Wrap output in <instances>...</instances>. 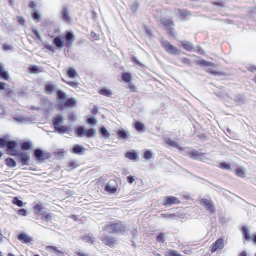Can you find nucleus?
Listing matches in <instances>:
<instances>
[{
	"label": "nucleus",
	"instance_id": "1",
	"mask_svg": "<svg viewBox=\"0 0 256 256\" xmlns=\"http://www.w3.org/2000/svg\"><path fill=\"white\" fill-rule=\"evenodd\" d=\"M104 230L110 234H122L126 231V227L122 222L118 220L104 227L102 230Z\"/></svg>",
	"mask_w": 256,
	"mask_h": 256
},
{
	"label": "nucleus",
	"instance_id": "2",
	"mask_svg": "<svg viewBox=\"0 0 256 256\" xmlns=\"http://www.w3.org/2000/svg\"><path fill=\"white\" fill-rule=\"evenodd\" d=\"M64 118L60 116H58L53 118V123L56 131L60 134H64L68 132V128L63 126Z\"/></svg>",
	"mask_w": 256,
	"mask_h": 256
},
{
	"label": "nucleus",
	"instance_id": "3",
	"mask_svg": "<svg viewBox=\"0 0 256 256\" xmlns=\"http://www.w3.org/2000/svg\"><path fill=\"white\" fill-rule=\"evenodd\" d=\"M161 44L164 50L171 55H178L180 54V50L171 44L168 41L162 40Z\"/></svg>",
	"mask_w": 256,
	"mask_h": 256
},
{
	"label": "nucleus",
	"instance_id": "4",
	"mask_svg": "<svg viewBox=\"0 0 256 256\" xmlns=\"http://www.w3.org/2000/svg\"><path fill=\"white\" fill-rule=\"evenodd\" d=\"M200 153L196 150L192 148L189 147L184 148L182 154L184 156H188L190 158L198 160L200 157Z\"/></svg>",
	"mask_w": 256,
	"mask_h": 256
},
{
	"label": "nucleus",
	"instance_id": "5",
	"mask_svg": "<svg viewBox=\"0 0 256 256\" xmlns=\"http://www.w3.org/2000/svg\"><path fill=\"white\" fill-rule=\"evenodd\" d=\"M200 204L210 214H216V208L214 202L211 200L202 198L201 200Z\"/></svg>",
	"mask_w": 256,
	"mask_h": 256
},
{
	"label": "nucleus",
	"instance_id": "6",
	"mask_svg": "<svg viewBox=\"0 0 256 256\" xmlns=\"http://www.w3.org/2000/svg\"><path fill=\"white\" fill-rule=\"evenodd\" d=\"M118 184L114 180H109L105 188V190L110 194H115L118 190Z\"/></svg>",
	"mask_w": 256,
	"mask_h": 256
},
{
	"label": "nucleus",
	"instance_id": "7",
	"mask_svg": "<svg viewBox=\"0 0 256 256\" xmlns=\"http://www.w3.org/2000/svg\"><path fill=\"white\" fill-rule=\"evenodd\" d=\"M224 247V240L222 238L218 239L212 245L211 252L214 253L217 250H222Z\"/></svg>",
	"mask_w": 256,
	"mask_h": 256
},
{
	"label": "nucleus",
	"instance_id": "8",
	"mask_svg": "<svg viewBox=\"0 0 256 256\" xmlns=\"http://www.w3.org/2000/svg\"><path fill=\"white\" fill-rule=\"evenodd\" d=\"M63 38L66 42V45L67 47H70L72 43L74 41V36L72 32H66Z\"/></svg>",
	"mask_w": 256,
	"mask_h": 256
},
{
	"label": "nucleus",
	"instance_id": "9",
	"mask_svg": "<svg viewBox=\"0 0 256 256\" xmlns=\"http://www.w3.org/2000/svg\"><path fill=\"white\" fill-rule=\"evenodd\" d=\"M100 240L106 245L110 247H113L117 241L116 238L110 236H102Z\"/></svg>",
	"mask_w": 256,
	"mask_h": 256
},
{
	"label": "nucleus",
	"instance_id": "10",
	"mask_svg": "<svg viewBox=\"0 0 256 256\" xmlns=\"http://www.w3.org/2000/svg\"><path fill=\"white\" fill-rule=\"evenodd\" d=\"M10 78L8 72L6 70L4 64L0 62V79L8 80Z\"/></svg>",
	"mask_w": 256,
	"mask_h": 256
},
{
	"label": "nucleus",
	"instance_id": "11",
	"mask_svg": "<svg viewBox=\"0 0 256 256\" xmlns=\"http://www.w3.org/2000/svg\"><path fill=\"white\" fill-rule=\"evenodd\" d=\"M18 157L20 158V162L22 164L26 166L30 164V156L27 152H21L19 154Z\"/></svg>",
	"mask_w": 256,
	"mask_h": 256
},
{
	"label": "nucleus",
	"instance_id": "12",
	"mask_svg": "<svg viewBox=\"0 0 256 256\" xmlns=\"http://www.w3.org/2000/svg\"><path fill=\"white\" fill-rule=\"evenodd\" d=\"M53 44L56 46L57 48H62L64 46V41L63 38L60 36H56L53 41Z\"/></svg>",
	"mask_w": 256,
	"mask_h": 256
},
{
	"label": "nucleus",
	"instance_id": "13",
	"mask_svg": "<svg viewBox=\"0 0 256 256\" xmlns=\"http://www.w3.org/2000/svg\"><path fill=\"white\" fill-rule=\"evenodd\" d=\"M161 23L167 30H174V23L171 20L162 19L161 20Z\"/></svg>",
	"mask_w": 256,
	"mask_h": 256
},
{
	"label": "nucleus",
	"instance_id": "14",
	"mask_svg": "<svg viewBox=\"0 0 256 256\" xmlns=\"http://www.w3.org/2000/svg\"><path fill=\"white\" fill-rule=\"evenodd\" d=\"M166 144L171 147L179 150L180 153L182 154L184 148L180 146L177 142L173 141L170 138H168L166 140Z\"/></svg>",
	"mask_w": 256,
	"mask_h": 256
},
{
	"label": "nucleus",
	"instance_id": "15",
	"mask_svg": "<svg viewBox=\"0 0 256 256\" xmlns=\"http://www.w3.org/2000/svg\"><path fill=\"white\" fill-rule=\"evenodd\" d=\"M18 240L24 244H28L32 241V238L26 234H20L18 236Z\"/></svg>",
	"mask_w": 256,
	"mask_h": 256
},
{
	"label": "nucleus",
	"instance_id": "16",
	"mask_svg": "<svg viewBox=\"0 0 256 256\" xmlns=\"http://www.w3.org/2000/svg\"><path fill=\"white\" fill-rule=\"evenodd\" d=\"M86 149L83 146L80 144H76L72 148V152L78 155H81L83 152L86 151Z\"/></svg>",
	"mask_w": 256,
	"mask_h": 256
},
{
	"label": "nucleus",
	"instance_id": "17",
	"mask_svg": "<svg viewBox=\"0 0 256 256\" xmlns=\"http://www.w3.org/2000/svg\"><path fill=\"white\" fill-rule=\"evenodd\" d=\"M34 156L37 160H44L46 159L45 154L44 152L40 149H36L34 150Z\"/></svg>",
	"mask_w": 256,
	"mask_h": 256
},
{
	"label": "nucleus",
	"instance_id": "18",
	"mask_svg": "<svg viewBox=\"0 0 256 256\" xmlns=\"http://www.w3.org/2000/svg\"><path fill=\"white\" fill-rule=\"evenodd\" d=\"M58 89L57 86L55 85H46L45 87V91L48 94H52L56 92Z\"/></svg>",
	"mask_w": 256,
	"mask_h": 256
},
{
	"label": "nucleus",
	"instance_id": "19",
	"mask_svg": "<svg viewBox=\"0 0 256 256\" xmlns=\"http://www.w3.org/2000/svg\"><path fill=\"white\" fill-rule=\"evenodd\" d=\"M178 201V198L176 197L170 196L166 198L164 205L171 206L172 204H176Z\"/></svg>",
	"mask_w": 256,
	"mask_h": 256
},
{
	"label": "nucleus",
	"instance_id": "20",
	"mask_svg": "<svg viewBox=\"0 0 256 256\" xmlns=\"http://www.w3.org/2000/svg\"><path fill=\"white\" fill-rule=\"evenodd\" d=\"M242 234L246 240H252V237L250 234L248 230L247 227L244 226L242 228Z\"/></svg>",
	"mask_w": 256,
	"mask_h": 256
},
{
	"label": "nucleus",
	"instance_id": "21",
	"mask_svg": "<svg viewBox=\"0 0 256 256\" xmlns=\"http://www.w3.org/2000/svg\"><path fill=\"white\" fill-rule=\"evenodd\" d=\"M86 130H85L82 126H80L76 130V133L78 137L82 138L86 135Z\"/></svg>",
	"mask_w": 256,
	"mask_h": 256
},
{
	"label": "nucleus",
	"instance_id": "22",
	"mask_svg": "<svg viewBox=\"0 0 256 256\" xmlns=\"http://www.w3.org/2000/svg\"><path fill=\"white\" fill-rule=\"evenodd\" d=\"M56 92L59 100L63 102L66 99L67 95L65 92L58 89Z\"/></svg>",
	"mask_w": 256,
	"mask_h": 256
},
{
	"label": "nucleus",
	"instance_id": "23",
	"mask_svg": "<svg viewBox=\"0 0 256 256\" xmlns=\"http://www.w3.org/2000/svg\"><path fill=\"white\" fill-rule=\"evenodd\" d=\"M234 173L237 176L244 178L246 176V171L242 168H238L234 170Z\"/></svg>",
	"mask_w": 256,
	"mask_h": 256
},
{
	"label": "nucleus",
	"instance_id": "24",
	"mask_svg": "<svg viewBox=\"0 0 256 256\" xmlns=\"http://www.w3.org/2000/svg\"><path fill=\"white\" fill-rule=\"evenodd\" d=\"M62 14V20L66 22H69L70 20V17L68 14V10L66 8H63Z\"/></svg>",
	"mask_w": 256,
	"mask_h": 256
},
{
	"label": "nucleus",
	"instance_id": "25",
	"mask_svg": "<svg viewBox=\"0 0 256 256\" xmlns=\"http://www.w3.org/2000/svg\"><path fill=\"white\" fill-rule=\"evenodd\" d=\"M100 94L106 97L111 98L112 96V92L110 90L104 88L100 91Z\"/></svg>",
	"mask_w": 256,
	"mask_h": 256
},
{
	"label": "nucleus",
	"instance_id": "26",
	"mask_svg": "<svg viewBox=\"0 0 256 256\" xmlns=\"http://www.w3.org/2000/svg\"><path fill=\"white\" fill-rule=\"evenodd\" d=\"M64 106L65 107H68V106L76 107V100L74 98H69L64 104Z\"/></svg>",
	"mask_w": 256,
	"mask_h": 256
},
{
	"label": "nucleus",
	"instance_id": "27",
	"mask_svg": "<svg viewBox=\"0 0 256 256\" xmlns=\"http://www.w3.org/2000/svg\"><path fill=\"white\" fill-rule=\"evenodd\" d=\"M126 156L127 158L132 160H135L138 158V155L134 151L128 152Z\"/></svg>",
	"mask_w": 256,
	"mask_h": 256
},
{
	"label": "nucleus",
	"instance_id": "28",
	"mask_svg": "<svg viewBox=\"0 0 256 256\" xmlns=\"http://www.w3.org/2000/svg\"><path fill=\"white\" fill-rule=\"evenodd\" d=\"M209 154L207 153H200V157L198 160L204 162H207L210 159L208 157Z\"/></svg>",
	"mask_w": 256,
	"mask_h": 256
},
{
	"label": "nucleus",
	"instance_id": "29",
	"mask_svg": "<svg viewBox=\"0 0 256 256\" xmlns=\"http://www.w3.org/2000/svg\"><path fill=\"white\" fill-rule=\"evenodd\" d=\"M135 128L138 132H144L146 130V128L144 124L140 122H137L136 123Z\"/></svg>",
	"mask_w": 256,
	"mask_h": 256
},
{
	"label": "nucleus",
	"instance_id": "30",
	"mask_svg": "<svg viewBox=\"0 0 256 256\" xmlns=\"http://www.w3.org/2000/svg\"><path fill=\"white\" fill-rule=\"evenodd\" d=\"M117 134L119 140L125 139L127 138L128 132H126L124 130L122 129L121 130L118 131Z\"/></svg>",
	"mask_w": 256,
	"mask_h": 256
},
{
	"label": "nucleus",
	"instance_id": "31",
	"mask_svg": "<svg viewBox=\"0 0 256 256\" xmlns=\"http://www.w3.org/2000/svg\"><path fill=\"white\" fill-rule=\"evenodd\" d=\"M100 133L102 134V137L105 139L109 138L110 137V134L104 126L100 128Z\"/></svg>",
	"mask_w": 256,
	"mask_h": 256
},
{
	"label": "nucleus",
	"instance_id": "32",
	"mask_svg": "<svg viewBox=\"0 0 256 256\" xmlns=\"http://www.w3.org/2000/svg\"><path fill=\"white\" fill-rule=\"evenodd\" d=\"M82 240L88 243L94 244L96 242V238L90 236H86L82 238Z\"/></svg>",
	"mask_w": 256,
	"mask_h": 256
},
{
	"label": "nucleus",
	"instance_id": "33",
	"mask_svg": "<svg viewBox=\"0 0 256 256\" xmlns=\"http://www.w3.org/2000/svg\"><path fill=\"white\" fill-rule=\"evenodd\" d=\"M6 164L10 168H15L16 166V162L12 158H8L6 160Z\"/></svg>",
	"mask_w": 256,
	"mask_h": 256
},
{
	"label": "nucleus",
	"instance_id": "34",
	"mask_svg": "<svg viewBox=\"0 0 256 256\" xmlns=\"http://www.w3.org/2000/svg\"><path fill=\"white\" fill-rule=\"evenodd\" d=\"M7 151L16 149L17 146V144L15 141L8 142L7 144Z\"/></svg>",
	"mask_w": 256,
	"mask_h": 256
},
{
	"label": "nucleus",
	"instance_id": "35",
	"mask_svg": "<svg viewBox=\"0 0 256 256\" xmlns=\"http://www.w3.org/2000/svg\"><path fill=\"white\" fill-rule=\"evenodd\" d=\"M6 96L10 98H15L16 96V93L14 90L11 88L10 86L8 88V90H6Z\"/></svg>",
	"mask_w": 256,
	"mask_h": 256
},
{
	"label": "nucleus",
	"instance_id": "36",
	"mask_svg": "<svg viewBox=\"0 0 256 256\" xmlns=\"http://www.w3.org/2000/svg\"><path fill=\"white\" fill-rule=\"evenodd\" d=\"M68 76L70 78H74L78 76V73L74 68H70L68 71Z\"/></svg>",
	"mask_w": 256,
	"mask_h": 256
},
{
	"label": "nucleus",
	"instance_id": "37",
	"mask_svg": "<svg viewBox=\"0 0 256 256\" xmlns=\"http://www.w3.org/2000/svg\"><path fill=\"white\" fill-rule=\"evenodd\" d=\"M182 46L188 51H190L194 50L193 45L191 43L187 42H184Z\"/></svg>",
	"mask_w": 256,
	"mask_h": 256
},
{
	"label": "nucleus",
	"instance_id": "38",
	"mask_svg": "<svg viewBox=\"0 0 256 256\" xmlns=\"http://www.w3.org/2000/svg\"><path fill=\"white\" fill-rule=\"evenodd\" d=\"M96 131L95 129H90L86 130V136L88 138H90L92 136H94L96 134Z\"/></svg>",
	"mask_w": 256,
	"mask_h": 256
},
{
	"label": "nucleus",
	"instance_id": "39",
	"mask_svg": "<svg viewBox=\"0 0 256 256\" xmlns=\"http://www.w3.org/2000/svg\"><path fill=\"white\" fill-rule=\"evenodd\" d=\"M34 210L40 214H43L44 213H45L44 208L38 204H37L35 206Z\"/></svg>",
	"mask_w": 256,
	"mask_h": 256
},
{
	"label": "nucleus",
	"instance_id": "40",
	"mask_svg": "<svg viewBox=\"0 0 256 256\" xmlns=\"http://www.w3.org/2000/svg\"><path fill=\"white\" fill-rule=\"evenodd\" d=\"M32 18L36 21L37 22H39L41 20V15L38 11H35L32 14Z\"/></svg>",
	"mask_w": 256,
	"mask_h": 256
},
{
	"label": "nucleus",
	"instance_id": "41",
	"mask_svg": "<svg viewBox=\"0 0 256 256\" xmlns=\"http://www.w3.org/2000/svg\"><path fill=\"white\" fill-rule=\"evenodd\" d=\"M87 122L88 124L92 126H96L98 124V121L96 119L92 116H91L90 118H88Z\"/></svg>",
	"mask_w": 256,
	"mask_h": 256
},
{
	"label": "nucleus",
	"instance_id": "42",
	"mask_svg": "<svg viewBox=\"0 0 256 256\" xmlns=\"http://www.w3.org/2000/svg\"><path fill=\"white\" fill-rule=\"evenodd\" d=\"M10 86L6 83L3 82H0V92H6V90H8Z\"/></svg>",
	"mask_w": 256,
	"mask_h": 256
},
{
	"label": "nucleus",
	"instance_id": "43",
	"mask_svg": "<svg viewBox=\"0 0 256 256\" xmlns=\"http://www.w3.org/2000/svg\"><path fill=\"white\" fill-rule=\"evenodd\" d=\"M132 60L134 63L136 64L139 67L141 68H144V65L140 62L136 57L133 56Z\"/></svg>",
	"mask_w": 256,
	"mask_h": 256
},
{
	"label": "nucleus",
	"instance_id": "44",
	"mask_svg": "<svg viewBox=\"0 0 256 256\" xmlns=\"http://www.w3.org/2000/svg\"><path fill=\"white\" fill-rule=\"evenodd\" d=\"M13 204L20 208L24 206L23 202L20 200L18 198H14L13 200Z\"/></svg>",
	"mask_w": 256,
	"mask_h": 256
},
{
	"label": "nucleus",
	"instance_id": "45",
	"mask_svg": "<svg viewBox=\"0 0 256 256\" xmlns=\"http://www.w3.org/2000/svg\"><path fill=\"white\" fill-rule=\"evenodd\" d=\"M32 146V143L30 142H24L22 146V148L23 150H26L30 149Z\"/></svg>",
	"mask_w": 256,
	"mask_h": 256
},
{
	"label": "nucleus",
	"instance_id": "46",
	"mask_svg": "<svg viewBox=\"0 0 256 256\" xmlns=\"http://www.w3.org/2000/svg\"><path fill=\"white\" fill-rule=\"evenodd\" d=\"M122 77V80L126 82H129L130 81L132 78L130 75L128 73L124 74Z\"/></svg>",
	"mask_w": 256,
	"mask_h": 256
},
{
	"label": "nucleus",
	"instance_id": "47",
	"mask_svg": "<svg viewBox=\"0 0 256 256\" xmlns=\"http://www.w3.org/2000/svg\"><path fill=\"white\" fill-rule=\"evenodd\" d=\"M144 158L146 160H150L152 158V152L150 150H146L144 153Z\"/></svg>",
	"mask_w": 256,
	"mask_h": 256
},
{
	"label": "nucleus",
	"instance_id": "48",
	"mask_svg": "<svg viewBox=\"0 0 256 256\" xmlns=\"http://www.w3.org/2000/svg\"><path fill=\"white\" fill-rule=\"evenodd\" d=\"M30 72L32 74H36L39 72V68L38 66H34L30 68Z\"/></svg>",
	"mask_w": 256,
	"mask_h": 256
},
{
	"label": "nucleus",
	"instance_id": "49",
	"mask_svg": "<svg viewBox=\"0 0 256 256\" xmlns=\"http://www.w3.org/2000/svg\"><path fill=\"white\" fill-rule=\"evenodd\" d=\"M180 14L183 17L186 18L190 16V14L185 10H179Z\"/></svg>",
	"mask_w": 256,
	"mask_h": 256
},
{
	"label": "nucleus",
	"instance_id": "50",
	"mask_svg": "<svg viewBox=\"0 0 256 256\" xmlns=\"http://www.w3.org/2000/svg\"><path fill=\"white\" fill-rule=\"evenodd\" d=\"M139 4L138 2H134L131 6V10L132 12H136L138 10Z\"/></svg>",
	"mask_w": 256,
	"mask_h": 256
},
{
	"label": "nucleus",
	"instance_id": "51",
	"mask_svg": "<svg viewBox=\"0 0 256 256\" xmlns=\"http://www.w3.org/2000/svg\"><path fill=\"white\" fill-rule=\"evenodd\" d=\"M181 62L188 66H192V62L190 59L187 58H181Z\"/></svg>",
	"mask_w": 256,
	"mask_h": 256
},
{
	"label": "nucleus",
	"instance_id": "52",
	"mask_svg": "<svg viewBox=\"0 0 256 256\" xmlns=\"http://www.w3.org/2000/svg\"><path fill=\"white\" fill-rule=\"evenodd\" d=\"M32 32L39 40L42 41V37H41L38 31V30L36 28H33L32 30Z\"/></svg>",
	"mask_w": 256,
	"mask_h": 256
},
{
	"label": "nucleus",
	"instance_id": "53",
	"mask_svg": "<svg viewBox=\"0 0 256 256\" xmlns=\"http://www.w3.org/2000/svg\"><path fill=\"white\" fill-rule=\"evenodd\" d=\"M220 167L223 170H228L230 168V165L226 162H222Z\"/></svg>",
	"mask_w": 256,
	"mask_h": 256
},
{
	"label": "nucleus",
	"instance_id": "54",
	"mask_svg": "<svg viewBox=\"0 0 256 256\" xmlns=\"http://www.w3.org/2000/svg\"><path fill=\"white\" fill-rule=\"evenodd\" d=\"M42 218L46 222L51 221L52 220V215L50 214L44 215Z\"/></svg>",
	"mask_w": 256,
	"mask_h": 256
},
{
	"label": "nucleus",
	"instance_id": "55",
	"mask_svg": "<svg viewBox=\"0 0 256 256\" xmlns=\"http://www.w3.org/2000/svg\"><path fill=\"white\" fill-rule=\"evenodd\" d=\"M197 62L199 65H200V66H210V62H208L205 60H200Z\"/></svg>",
	"mask_w": 256,
	"mask_h": 256
},
{
	"label": "nucleus",
	"instance_id": "56",
	"mask_svg": "<svg viewBox=\"0 0 256 256\" xmlns=\"http://www.w3.org/2000/svg\"><path fill=\"white\" fill-rule=\"evenodd\" d=\"M18 214L20 216H26L28 215V211L25 209H20L18 211Z\"/></svg>",
	"mask_w": 256,
	"mask_h": 256
},
{
	"label": "nucleus",
	"instance_id": "57",
	"mask_svg": "<svg viewBox=\"0 0 256 256\" xmlns=\"http://www.w3.org/2000/svg\"><path fill=\"white\" fill-rule=\"evenodd\" d=\"M168 255L169 256H182V255L178 253L177 251L174 250H170Z\"/></svg>",
	"mask_w": 256,
	"mask_h": 256
},
{
	"label": "nucleus",
	"instance_id": "58",
	"mask_svg": "<svg viewBox=\"0 0 256 256\" xmlns=\"http://www.w3.org/2000/svg\"><path fill=\"white\" fill-rule=\"evenodd\" d=\"M8 154L12 156H16L17 155L18 156V152L17 150H16L15 149L12 150H10L8 151Z\"/></svg>",
	"mask_w": 256,
	"mask_h": 256
},
{
	"label": "nucleus",
	"instance_id": "59",
	"mask_svg": "<svg viewBox=\"0 0 256 256\" xmlns=\"http://www.w3.org/2000/svg\"><path fill=\"white\" fill-rule=\"evenodd\" d=\"M164 234H160V235H158L157 236L158 241L159 242L164 243Z\"/></svg>",
	"mask_w": 256,
	"mask_h": 256
},
{
	"label": "nucleus",
	"instance_id": "60",
	"mask_svg": "<svg viewBox=\"0 0 256 256\" xmlns=\"http://www.w3.org/2000/svg\"><path fill=\"white\" fill-rule=\"evenodd\" d=\"M8 141L4 138H0V145L2 147L6 146L7 144Z\"/></svg>",
	"mask_w": 256,
	"mask_h": 256
},
{
	"label": "nucleus",
	"instance_id": "61",
	"mask_svg": "<svg viewBox=\"0 0 256 256\" xmlns=\"http://www.w3.org/2000/svg\"><path fill=\"white\" fill-rule=\"evenodd\" d=\"M66 84L68 85H69L72 87H74V88H76L78 84V82H74V81L69 82H66Z\"/></svg>",
	"mask_w": 256,
	"mask_h": 256
},
{
	"label": "nucleus",
	"instance_id": "62",
	"mask_svg": "<svg viewBox=\"0 0 256 256\" xmlns=\"http://www.w3.org/2000/svg\"><path fill=\"white\" fill-rule=\"evenodd\" d=\"M78 165L79 164L77 162H76V161L72 162L70 163V166H72L71 170H72L74 169L75 168H77L78 166Z\"/></svg>",
	"mask_w": 256,
	"mask_h": 256
},
{
	"label": "nucleus",
	"instance_id": "63",
	"mask_svg": "<svg viewBox=\"0 0 256 256\" xmlns=\"http://www.w3.org/2000/svg\"><path fill=\"white\" fill-rule=\"evenodd\" d=\"M30 8L32 9V10L34 12L36 10V5L34 2H31L30 4Z\"/></svg>",
	"mask_w": 256,
	"mask_h": 256
},
{
	"label": "nucleus",
	"instance_id": "64",
	"mask_svg": "<svg viewBox=\"0 0 256 256\" xmlns=\"http://www.w3.org/2000/svg\"><path fill=\"white\" fill-rule=\"evenodd\" d=\"M18 21L21 25L23 26L24 24L25 20L22 17H18Z\"/></svg>",
	"mask_w": 256,
	"mask_h": 256
}]
</instances>
